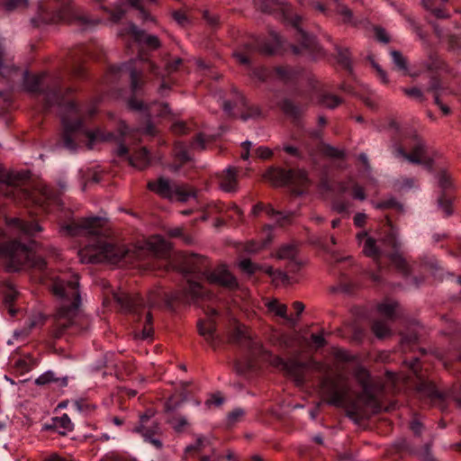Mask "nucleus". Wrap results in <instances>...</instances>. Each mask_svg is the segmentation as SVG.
Returning a JSON list of instances; mask_svg holds the SVG:
<instances>
[{
	"label": "nucleus",
	"mask_w": 461,
	"mask_h": 461,
	"mask_svg": "<svg viewBox=\"0 0 461 461\" xmlns=\"http://www.w3.org/2000/svg\"><path fill=\"white\" fill-rule=\"evenodd\" d=\"M4 51L0 46V82H11L15 77L22 76L23 86L26 91L43 95V107L45 111L52 107H58L63 127L62 141L63 146L70 150L76 151L77 141L80 136L86 137L89 141V149L97 140H110L112 134L104 136L100 129L90 131L86 128L84 122L79 116L80 111L77 104L70 98L74 88L63 86V77L60 74H30L28 71H22L14 65L5 64L3 59Z\"/></svg>",
	"instance_id": "1"
},
{
	"label": "nucleus",
	"mask_w": 461,
	"mask_h": 461,
	"mask_svg": "<svg viewBox=\"0 0 461 461\" xmlns=\"http://www.w3.org/2000/svg\"><path fill=\"white\" fill-rule=\"evenodd\" d=\"M186 285L179 291L165 294L164 299L167 307L172 308L175 303H196L199 300L210 298L211 294L201 285L202 280H207L211 284H216L229 289L238 286L236 277L224 265L219 266L213 270L210 269L208 259L203 256L195 255L188 260V266L185 270Z\"/></svg>",
	"instance_id": "2"
},
{
	"label": "nucleus",
	"mask_w": 461,
	"mask_h": 461,
	"mask_svg": "<svg viewBox=\"0 0 461 461\" xmlns=\"http://www.w3.org/2000/svg\"><path fill=\"white\" fill-rule=\"evenodd\" d=\"M101 227L102 219L100 217H88L77 221L73 220L62 225L61 231L69 236L81 234L94 236L92 242L79 253L83 262L117 264L122 260L127 261L131 251L124 246L115 245L100 237Z\"/></svg>",
	"instance_id": "3"
},
{
	"label": "nucleus",
	"mask_w": 461,
	"mask_h": 461,
	"mask_svg": "<svg viewBox=\"0 0 461 461\" xmlns=\"http://www.w3.org/2000/svg\"><path fill=\"white\" fill-rule=\"evenodd\" d=\"M50 286L53 294L62 300L51 330L53 338L59 339L66 332L78 331L79 321H85L78 317V308L81 303L79 278L77 274L53 276Z\"/></svg>",
	"instance_id": "4"
},
{
	"label": "nucleus",
	"mask_w": 461,
	"mask_h": 461,
	"mask_svg": "<svg viewBox=\"0 0 461 461\" xmlns=\"http://www.w3.org/2000/svg\"><path fill=\"white\" fill-rule=\"evenodd\" d=\"M360 386L362 391L356 399H353L348 396V387L340 386L334 379L324 376L320 382V390L326 402L335 407L344 408L347 417L356 423L364 418L366 409H370L373 413H378L381 411L372 381Z\"/></svg>",
	"instance_id": "5"
},
{
	"label": "nucleus",
	"mask_w": 461,
	"mask_h": 461,
	"mask_svg": "<svg viewBox=\"0 0 461 461\" xmlns=\"http://www.w3.org/2000/svg\"><path fill=\"white\" fill-rule=\"evenodd\" d=\"M385 221L386 230L379 240V245L374 238L367 236L366 232L358 233L357 239L362 245L363 253L366 257L373 258L379 265V258L382 256H386L403 276H408L411 273V267L400 254L401 242L397 238V230L388 216L385 217Z\"/></svg>",
	"instance_id": "6"
},
{
	"label": "nucleus",
	"mask_w": 461,
	"mask_h": 461,
	"mask_svg": "<svg viewBox=\"0 0 461 461\" xmlns=\"http://www.w3.org/2000/svg\"><path fill=\"white\" fill-rule=\"evenodd\" d=\"M259 6L264 12L273 14L275 17L286 24L291 25L295 30V40L300 43L291 45L292 51L295 55H307L315 59L323 56L322 48L319 45L316 39L305 32L302 27V16L294 13L288 2H260Z\"/></svg>",
	"instance_id": "7"
},
{
	"label": "nucleus",
	"mask_w": 461,
	"mask_h": 461,
	"mask_svg": "<svg viewBox=\"0 0 461 461\" xmlns=\"http://www.w3.org/2000/svg\"><path fill=\"white\" fill-rule=\"evenodd\" d=\"M36 14L31 23L34 27L59 23H75L88 28L95 25L98 21L91 19L72 2H36Z\"/></svg>",
	"instance_id": "8"
},
{
	"label": "nucleus",
	"mask_w": 461,
	"mask_h": 461,
	"mask_svg": "<svg viewBox=\"0 0 461 461\" xmlns=\"http://www.w3.org/2000/svg\"><path fill=\"white\" fill-rule=\"evenodd\" d=\"M0 259H4L9 272H17L23 268H34L47 276V262L15 238H11L0 228Z\"/></svg>",
	"instance_id": "9"
},
{
	"label": "nucleus",
	"mask_w": 461,
	"mask_h": 461,
	"mask_svg": "<svg viewBox=\"0 0 461 461\" xmlns=\"http://www.w3.org/2000/svg\"><path fill=\"white\" fill-rule=\"evenodd\" d=\"M260 354L268 357L270 365L276 369L285 372L287 375L294 378L301 384L304 381V371L312 369L321 373H327L328 367L321 362L310 359L308 361H301L298 358L284 359L279 356L272 355L266 351L261 346V349L257 348L253 355Z\"/></svg>",
	"instance_id": "10"
},
{
	"label": "nucleus",
	"mask_w": 461,
	"mask_h": 461,
	"mask_svg": "<svg viewBox=\"0 0 461 461\" xmlns=\"http://www.w3.org/2000/svg\"><path fill=\"white\" fill-rule=\"evenodd\" d=\"M147 187L164 199H176L182 203L196 196V191L188 185L171 182L162 176L156 181H149Z\"/></svg>",
	"instance_id": "11"
},
{
	"label": "nucleus",
	"mask_w": 461,
	"mask_h": 461,
	"mask_svg": "<svg viewBox=\"0 0 461 461\" xmlns=\"http://www.w3.org/2000/svg\"><path fill=\"white\" fill-rule=\"evenodd\" d=\"M263 177L274 186H284L289 184L304 185L308 178L302 169H285L280 167H270Z\"/></svg>",
	"instance_id": "12"
},
{
	"label": "nucleus",
	"mask_w": 461,
	"mask_h": 461,
	"mask_svg": "<svg viewBox=\"0 0 461 461\" xmlns=\"http://www.w3.org/2000/svg\"><path fill=\"white\" fill-rule=\"evenodd\" d=\"M154 411L149 409L140 415L139 425L134 429V431L140 434L145 442L151 444L157 449H161L163 443L158 438L160 426L154 418Z\"/></svg>",
	"instance_id": "13"
},
{
	"label": "nucleus",
	"mask_w": 461,
	"mask_h": 461,
	"mask_svg": "<svg viewBox=\"0 0 461 461\" xmlns=\"http://www.w3.org/2000/svg\"><path fill=\"white\" fill-rule=\"evenodd\" d=\"M113 298L124 312L137 315H139L145 307H154L157 304L153 294L149 295L148 301H145L144 298L139 294H130L123 292L114 294Z\"/></svg>",
	"instance_id": "14"
},
{
	"label": "nucleus",
	"mask_w": 461,
	"mask_h": 461,
	"mask_svg": "<svg viewBox=\"0 0 461 461\" xmlns=\"http://www.w3.org/2000/svg\"><path fill=\"white\" fill-rule=\"evenodd\" d=\"M395 156L402 157L412 164L423 165L429 169L432 167L433 161L426 155L425 143L417 135L413 138V144L411 147L410 153L406 152L403 148L398 147L395 149Z\"/></svg>",
	"instance_id": "15"
},
{
	"label": "nucleus",
	"mask_w": 461,
	"mask_h": 461,
	"mask_svg": "<svg viewBox=\"0 0 461 461\" xmlns=\"http://www.w3.org/2000/svg\"><path fill=\"white\" fill-rule=\"evenodd\" d=\"M135 61L131 60L126 63H122L120 66H112L109 69V73L113 76L122 77L123 75H128L131 80V88L134 94L139 93L143 85L142 72L136 68Z\"/></svg>",
	"instance_id": "16"
},
{
	"label": "nucleus",
	"mask_w": 461,
	"mask_h": 461,
	"mask_svg": "<svg viewBox=\"0 0 461 461\" xmlns=\"http://www.w3.org/2000/svg\"><path fill=\"white\" fill-rule=\"evenodd\" d=\"M281 48H284L283 38L276 32H270L269 40L256 38L247 45L249 51H258L265 55L274 54Z\"/></svg>",
	"instance_id": "17"
},
{
	"label": "nucleus",
	"mask_w": 461,
	"mask_h": 461,
	"mask_svg": "<svg viewBox=\"0 0 461 461\" xmlns=\"http://www.w3.org/2000/svg\"><path fill=\"white\" fill-rule=\"evenodd\" d=\"M142 2H121L113 9L105 7L111 14V21L113 23L120 22L122 17L129 12L130 9H133L138 12V17L144 22L154 21L153 17L146 11L142 6Z\"/></svg>",
	"instance_id": "18"
},
{
	"label": "nucleus",
	"mask_w": 461,
	"mask_h": 461,
	"mask_svg": "<svg viewBox=\"0 0 461 461\" xmlns=\"http://www.w3.org/2000/svg\"><path fill=\"white\" fill-rule=\"evenodd\" d=\"M206 315L207 320L198 322V331L207 343L215 349L220 344V339L216 335V323L213 321V317L218 315V312L214 308H208Z\"/></svg>",
	"instance_id": "19"
},
{
	"label": "nucleus",
	"mask_w": 461,
	"mask_h": 461,
	"mask_svg": "<svg viewBox=\"0 0 461 461\" xmlns=\"http://www.w3.org/2000/svg\"><path fill=\"white\" fill-rule=\"evenodd\" d=\"M235 95L236 100L234 102L225 101L223 103V110L225 113H227L229 115H233L231 111L234 108L244 109V111H241L240 113V119L242 121H248L250 118H255L260 115L259 108L257 106H249L246 99L241 94L235 91Z\"/></svg>",
	"instance_id": "20"
},
{
	"label": "nucleus",
	"mask_w": 461,
	"mask_h": 461,
	"mask_svg": "<svg viewBox=\"0 0 461 461\" xmlns=\"http://www.w3.org/2000/svg\"><path fill=\"white\" fill-rule=\"evenodd\" d=\"M6 225L14 236H33L42 230L38 222L20 218L8 219Z\"/></svg>",
	"instance_id": "21"
},
{
	"label": "nucleus",
	"mask_w": 461,
	"mask_h": 461,
	"mask_svg": "<svg viewBox=\"0 0 461 461\" xmlns=\"http://www.w3.org/2000/svg\"><path fill=\"white\" fill-rule=\"evenodd\" d=\"M23 190L16 183V177L12 174H6L0 166V196L17 201L21 198Z\"/></svg>",
	"instance_id": "22"
},
{
	"label": "nucleus",
	"mask_w": 461,
	"mask_h": 461,
	"mask_svg": "<svg viewBox=\"0 0 461 461\" xmlns=\"http://www.w3.org/2000/svg\"><path fill=\"white\" fill-rule=\"evenodd\" d=\"M327 3L328 2H317L314 8L326 15H332V14H335L339 15L345 23H356L352 11L348 6L340 2H331L334 5V7L331 9L330 6L326 5Z\"/></svg>",
	"instance_id": "23"
},
{
	"label": "nucleus",
	"mask_w": 461,
	"mask_h": 461,
	"mask_svg": "<svg viewBox=\"0 0 461 461\" xmlns=\"http://www.w3.org/2000/svg\"><path fill=\"white\" fill-rule=\"evenodd\" d=\"M351 181L339 182L337 185L338 195L332 200V209L338 213L349 214L352 206L351 202L342 197V194L350 189Z\"/></svg>",
	"instance_id": "24"
},
{
	"label": "nucleus",
	"mask_w": 461,
	"mask_h": 461,
	"mask_svg": "<svg viewBox=\"0 0 461 461\" xmlns=\"http://www.w3.org/2000/svg\"><path fill=\"white\" fill-rule=\"evenodd\" d=\"M127 33L130 34L135 41L151 50H156L160 46V41L157 36L147 34L144 31L140 30L134 23L129 24Z\"/></svg>",
	"instance_id": "25"
},
{
	"label": "nucleus",
	"mask_w": 461,
	"mask_h": 461,
	"mask_svg": "<svg viewBox=\"0 0 461 461\" xmlns=\"http://www.w3.org/2000/svg\"><path fill=\"white\" fill-rule=\"evenodd\" d=\"M278 107L284 114L294 122L300 121L302 115L307 109L306 104H297L290 98H285L278 103Z\"/></svg>",
	"instance_id": "26"
},
{
	"label": "nucleus",
	"mask_w": 461,
	"mask_h": 461,
	"mask_svg": "<svg viewBox=\"0 0 461 461\" xmlns=\"http://www.w3.org/2000/svg\"><path fill=\"white\" fill-rule=\"evenodd\" d=\"M45 429L56 430L60 435H66L73 430L74 424L69 416L64 413L59 417H53L50 422L45 425Z\"/></svg>",
	"instance_id": "27"
},
{
	"label": "nucleus",
	"mask_w": 461,
	"mask_h": 461,
	"mask_svg": "<svg viewBox=\"0 0 461 461\" xmlns=\"http://www.w3.org/2000/svg\"><path fill=\"white\" fill-rule=\"evenodd\" d=\"M238 171L236 167L226 168L220 176L221 188L228 193L236 192L238 190Z\"/></svg>",
	"instance_id": "28"
},
{
	"label": "nucleus",
	"mask_w": 461,
	"mask_h": 461,
	"mask_svg": "<svg viewBox=\"0 0 461 461\" xmlns=\"http://www.w3.org/2000/svg\"><path fill=\"white\" fill-rule=\"evenodd\" d=\"M86 55V50L81 48L78 51L71 52V59L73 64L71 66V74L77 78H85L86 77V70L83 65L82 57Z\"/></svg>",
	"instance_id": "29"
},
{
	"label": "nucleus",
	"mask_w": 461,
	"mask_h": 461,
	"mask_svg": "<svg viewBox=\"0 0 461 461\" xmlns=\"http://www.w3.org/2000/svg\"><path fill=\"white\" fill-rule=\"evenodd\" d=\"M230 340L232 342L241 343L243 340L248 344L252 354L257 348L261 349V344L258 341H253L247 336L244 327L238 325L231 333Z\"/></svg>",
	"instance_id": "30"
},
{
	"label": "nucleus",
	"mask_w": 461,
	"mask_h": 461,
	"mask_svg": "<svg viewBox=\"0 0 461 461\" xmlns=\"http://www.w3.org/2000/svg\"><path fill=\"white\" fill-rule=\"evenodd\" d=\"M181 63L182 59L180 58L175 59L174 60L167 62L164 69V72H161L154 63L148 62L147 66L150 73L154 74L157 77H164L166 74L169 75L177 70Z\"/></svg>",
	"instance_id": "31"
},
{
	"label": "nucleus",
	"mask_w": 461,
	"mask_h": 461,
	"mask_svg": "<svg viewBox=\"0 0 461 461\" xmlns=\"http://www.w3.org/2000/svg\"><path fill=\"white\" fill-rule=\"evenodd\" d=\"M50 383H56L59 387H66L68 385V377H56L54 372L47 371L35 380V384L38 385H45Z\"/></svg>",
	"instance_id": "32"
},
{
	"label": "nucleus",
	"mask_w": 461,
	"mask_h": 461,
	"mask_svg": "<svg viewBox=\"0 0 461 461\" xmlns=\"http://www.w3.org/2000/svg\"><path fill=\"white\" fill-rule=\"evenodd\" d=\"M264 212L271 218L276 219L279 225L283 226L290 222L294 212H283L276 210L271 204H265Z\"/></svg>",
	"instance_id": "33"
},
{
	"label": "nucleus",
	"mask_w": 461,
	"mask_h": 461,
	"mask_svg": "<svg viewBox=\"0 0 461 461\" xmlns=\"http://www.w3.org/2000/svg\"><path fill=\"white\" fill-rule=\"evenodd\" d=\"M149 151L146 148H141L132 158L130 162L133 167L144 169L149 164Z\"/></svg>",
	"instance_id": "34"
},
{
	"label": "nucleus",
	"mask_w": 461,
	"mask_h": 461,
	"mask_svg": "<svg viewBox=\"0 0 461 461\" xmlns=\"http://www.w3.org/2000/svg\"><path fill=\"white\" fill-rule=\"evenodd\" d=\"M436 2H422L425 9L431 12V14L438 19H445L449 17V12L441 5L438 6L435 5Z\"/></svg>",
	"instance_id": "35"
},
{
	"label": "nucleus",
	"mask_w": 461,
	"mask_h": 461,
	"mask_svg": "<svg viewBox=\"0 0 461 461\" xmlns=\"http://www.w3.org/2000/svg\"><path fill=\"white\" fill-rule=\"evenodd\" d=\"M372 331L379 339H384L391 334V330L384 321L376 320L372 323Z\"/></svg>",
	"instance_id": "36"
},
{
	"label": "nucleus",
	"mask_w": 461,
	"mask_h": 461,
	"mask_svg": "<svg viewBox=\"0 0 461 461\" xmlns=\"http://www.w3.org/2000/svg\"><path fill=\"white\" fill-rule=\"evenodd\" d=\"M319 102L329 109H334L342 103V99L335 95L324 93L320 95Z\"/></svg>",
	"instance_id": "37"
},
{
	"label": "nucleus",
	"mask_w": 461,
	"mask_h": 461,
	"mask_svg": "<svg viewBox=\"0 0 461 461\" xmlns=\"http://www.w3.org/2000/svg\"><path fill=\"white\" fill-rule=\"evenodd\" d=\"M296 255L297 248L293 244L283 245L276 252V258L279 259H294Z\"/></svg>",
	"instance_id": "38"
},
{
	"label": "nucleus",
	"mask_w": 461,
	"mask_h": 461,
	"mask_svg": "<svg viewBox=\"0 0 461 461\" xmlns=\"http://www.w3.org/2000/svg\"><path fill=\"white\" fill-rule=\"evenodd\" d=\"M418 325H413L409 328L405 332H402V343L403 344H414L418 341L420 333L418 330Z\"/></svg>",
	"instance_id": "39"
},
{
	"label": "nucleus",
	"mask_w": 461,
	"mask_h": 461,
	"mask_svg": "<svg viewBox=\"0 0 461 461\" xmlns=\"http://www.w3.org/2000/svg\"><path fill=\"white\" fill-rule=\"evenodd\" d=\"M267 307L269 312H274L276 315L289 320L285 304L279 303L277 300H272L267 303Z\"/></svg>",
	"instance_id": "40"
},
{
	"label": "nucleus",
	"mask_w": 461,
	"mask_h": 461,
	"mask_svg": "<svg viewBox=\"0 0 461 461\" xmlns=\"http://www.w3.org/2000/svg\"><path fill=\"white\" fill-rule=\"evenodd\" d=\"M174 152L175 157L181 162V164H185L191 160L188 149L183 142H176L175 144Z\"/></svg>",
	"instance_id": "41"
},
{
	"label": "nucleus",
	"mask_w": 461,
	"mask_h": 461,
	"mask_svg": "<svg viewBox=\"0 0 461 461\" xmlns=\"http://www.w3.org/2000/svg\"><path fill=\"white\" fill-rule=\"evenodd\" d=\"M397 306L398 303L396 302H384L378 304L377 310L381 314L392 320L394 316Z\"/></svg>",
	"instance_id": "42"
},
{
	"label": "nucleus",
	"mask_w": 461,
	"mask_h": 461,
	"mask_svg": "<svg viewBox=\"0 0 461 461\" xmlns=\"http://www.w3.org/2000/svg\"><path fill=\"white\" fill-rule=\"evenodd\" d=\"M419 391L428 394L431 400L440 399L442 397L441 393L438 392L431 383L421 382L419 384Z\"/></svg>",
	"instance_id": "43"
},
{
	"label": "nucleus",
	"mask_w": 461,
	"mask_h": 461,
	"mask_svg": "<svg viewBox=\"0 0 461 461\" xmlns=\"http://www.w3.org/2000/svg\"><path fill=\"white\" fill-rule=\"evenodd\" d=\"M338 62L342 68L350 71L351 70V59L350 53L348 49L337 48Z\"/></svg>",
	"instance_id": "44"
},
{
	"label": "nucleus",
	"mask_w": 461,
	"mask_h": 461,
	"mask_svg": "<svg viewBox=\"0 0 461 461\" xmlns=\"http://www.w3.org/2000/svg\"><path fill=\"white\" fill-rule=\"evenodd\" d=\"M438 207L445 212V216L448 217L453 213L452 198L447 194H441L438 199Z\"/></svg>",
	"instance_id": "45"
},
{
	"label": "nucleus",
	"mask_w": 461,
	"mask_h": 461,
	"mask_svg": "<svg viewBox=\"0 0 461 461\" xmlns=\"http://www.w3.org/2000/svg\"><path fill=\"white\" fill-rule=\"evenodd\" d=\"M373 205L375 209L378 210H387V209H396L399 211L402 210V204L398 203V201L394 198H389L384 201L373 203Z\"/></svg>",
	"instance_id": "46"
},
{
	"label": "nucleus",
	"mask_w": 461,
	"mask_h": 461,
	"mask_svg": "<svg viewBox=\"0 0 461 461\" xmlns=\"http://www.w3.org/2000/svg\"><path fill=\"white\" fill-rule=\"evenodd\" d=\"M354 377L359 384V385L371 382V376L367 369L363 366H357L353 372Z\"/></svg>",
	"instance_id": "47"
},
{
	"label": "nucleus",
	"mask_w": 461,
	"mask_h": 461,
	"mask_svg": "<svg viewBox=\"0 0 461 461\" xmlns=\"http://www.w3.org/2000/svg\"><path fill=\"white\" fill-rule=\"evenodd\" d=\"M391 57L393 64L399 70L407 72V60L403 55L398 50H392Z\"/></svg>",
	"instance_id": "48"
},
{
	"label": "nucleus",
	"mask_w": 461,
	"mask_h": 461,
	"mask_svg": "<svg viewBox=\"0 0 461 461\" xmlns=\"http://www.w3.org/2000/svg\"><path fill=\"white\" fill-rule=\"evenodd\" d=\"M152 321L153 317L150 312H148L145 315V321L142 329V339H150L153 336V328H152Z\"/></svg>",
	"instance_id": "49"
},
{
	"label": "nucleus",
	"mask_w": 461,
	"mask_h": 461,
	"mask_svg": "<svg viewBox=\"0 0 461 461\" xmlns=\"http://www.w3.org/2000/svg\"><path fill=\"white\" fill-rule=\"evenodd\" d=\"M438 185L442 189L441 194H447V191L453 186L450 176L445 171L438 174Z\"/></svg>",
	"instance_id": "50"
},
{
	"label": "nucleus",
	"mask_w": 461,
	"mask_h": 461,
	"mask_svg": "<svg viewBox=\"0 0 461 461\" xmlns=\"http://www.w3.org/2000/svg\"><path fill=\"white\" fill-rule=\"evenodd\" d=\"M18 296V292L13 286V285L8 284L5 286V290L4 292V304H13Z\"/></svg>",
	"instance_id": "51"
},
{
	"label": "nucleus",
	"mask_w": 461,
	"mask_h": 461,
	"mask_svg": "<svg viewBox=\"0 0 461 461\" xmlns=\"http://www.w3.org/2000/svg\"><path fill=\"white\" fill-rule=\"evenodd\" d=\"M239 266L242 271L249 275H253L259 269V267L257 264H254L250 259L248 258L241 260Z\"/></svg>",
	"instance_id": "52"
},
{
	"label": "nucleus",
	"mask_w": 461,
	"mask_h": 461,
	"mask_svg": "<svg viewBox=\"0 0 461 461\" xmlns=\"http://www.w3.org/2000/svg\"><path fill=\"white\" fill-rule=\"evenodd\" d=\"M426 66L427 69L429 71H436L444 68L443 61L437 55H430Z\"/></svg>",
	"instance_id": "53"
},
{
	"label": "nucleus",
	"mask_w": 461,
	"mask_h": 461,
	"mask_svg": "<svg viewBox=\"0 0 461 461\" xmlns=\"http://www.w3.org/2000/svg\"><path fill=\"white\" fill-rule=\"evenodd\" d=\"M429 92H433L434 95L438 93L440 96L443 95L445 91L440 86V80L436 76H431L429 83V86L427 88Z\"/></svg>",
	"instance_id": "54"
},
{
	"label": "nucleus",
	"mask_w": 461,
	"mask_h": 461,
	"mask_svg": "<svg viewBox=\"0 0 461 461\" xmlns=\"http://www.w3.org/2000/svg\"><path fill=\"white\" fill-rule=\"evenodd\" d=\"M210 444L211 441L207 438H198L194 445L186 447V451H202L210 446Z\"/></svg>",
	"instance_id": "55"
},
{
	"label": "nucleus",
	"mask_w": 461,
	"mask_h": 461,
	"mask_svg": "<svg viewBox=\"0 0 461 461\" xmlns=\"http://www.w3.org/2000/svg\"><path fill=\"white\" fill-rule=\"evenodd\" d=\"M323 152L325 156L333 158H343L345 157L344 150L339 149L335 147L327 145L325 146Z\"/></svg>",
	"instance_id": "56"
},
{
	"label": "nucleus",
	"mask_w": 461,
	"mask_h": 461,
	"mask_svg": "<svg viewBox=\"0 0 461 461\" xmlns=\"http://www.w3.org/2000/svg\"><path fill=\"white\" fill-rule=\"evenodd\" d=\"M167 234L170 238L183 239L185 240V242H186V243H190L192 240V239L189 236H187L184 233L183 228H180V227H176V228L168 230Z\"/></svg>",
	"instance_id": "57"
},
{
	"label": "nucleus",
	"mask_w": 461,
	"mask_h": 461,
	"mask_svg": "<svg viewBox=\"0 0 461 461\" xmlns=\"http://www.w3.org/2000/svg\"><path fill=\"white\" fill-rule=\"evenodd\" d=\"M174 20L182 27H185L190 23V20L186 14L183 11H174L172 14Z\"/></svg>",
	"instance_id": "58"
},
{
	"label": "nucleus",
	"mask_w": 461,
	"mask_h": 461,
	"mask_svg": "<svg viewBox=\"0 0 461 461\" xmlns=\"http://www.w3.org/2000/svg\"><path fill=\"white\" fill-rule=\"evenodd\" d=\"M245 411L241 408H236L228 414V423L229 425H233L236 422L240 421L241 418L244 416Z\"/></svg>",
	"instance_id": "59"
},
{
	"label": "nucleus",
	"mask_w": 461,
	"mask_h": 461,
	"mask_svg": "<svg viewBox=\"0 0 461 461\" xmlns=\"http://www.w3.org/2000/svg\"><path fill=\"white\" fill-rule=\"evenodd\" d=\"M310 339L316 349L324 348L327 345V341L323 336V332L320 334L312 333Z\"/></svg>",
	"instance_id": "60"
},
{
	"label": "nucleus",
	"mask_w": 461,
	"mask_h": 461,
	"mask_svg": "<svg viewBox=\"0 0 461 461\" xmlns=\"http://www.w3.org/2000/svg\"><path fill=\"white\" fill-rule=\"evenodd\" d=\"M351 195L354 199L364 201L366 198L365 189L357 183H353L351 186Z\"/></svg>",
	"instance_id": "61"
},
{
	"label": "nucleus",
	"mask_w": 461,
	"mask_h": 461,
	"mask_svg": "<svg viewBox=\"0 0 461 461\" xmlns=\"http://www.w3.org/2000/svg\"><path fill=\"white\" fill-rule=\"evenodd\" d=\"M414 453L424 461H435L430 453L429 445L428 444H426L420 450H417Z\"/></svg>",
	"instance_id": "62"
},
{
	"label": "nucleus",
	"mask_w": 461,
	"mask_h": 461,
	"mask_svg": "<svg viewBox=\"0 0 461 461\" xmlns=\"http://www.w3.org/2000/svg\"><path fill=\"white\" fill-rule=\"evenodd\" d=\"M375 39L383 43H388L390 41V37L386 31L382 27H375Z\"/></svg>",
	"instance_id": "63"
},
{
	"label": "nucleus",
	"mask_w": 461,
	"mask_h": 461,
	"mask_svg": "<svg viewBox=\"0 0 461 461\" xmlns=\"http://www.w3.org/2000/svg\"><path fill=\"white\" fill-rule=\"evenodd\" d=\"M292 69L288 67H277L276 68V74L283 80L288 81L291 79Z\"/></svg>",
	"instance_id": "64"
}]
</instances>
